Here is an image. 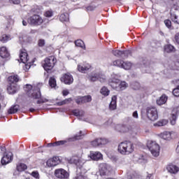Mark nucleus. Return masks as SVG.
Returning a JSON list of instances; mask_svg holds the SVG:
<instances>
[{"mask_svg": "<svg viewBox=\"0 0 179 179\" xmlns=\"http://www.w3.org/2000/svg\"><path fill=\"white\" fill-rule=\"evenodd\" d=\"M41 86H43V84L39 83L37 85L36 87H34V88L31 85L29 84L24 87V90L27 92L29 97H32V99H40L37 101V104H41V103H47V101H48V99L41 98V92H40V87Z\"/></svg>", "mask_w": 179, "mask_h": 179, "instance_id": "obj_1", "label": "nucleus"}, {"mask_svg": "<svg viewBox=\"0 0 179 179\" xmlns=\"http://www.w3.org/2000/svg\"><path fill=\"white\" fill-rule=\"evenodd\" d=\"M109 85L115 90H125L128 87V83L125 81H120L117 78H110L109 80Z\"/></svg>", "mask_w": 179, "mask_h": 179, "instance_id": "obj_2", "label": "nucleus"}, {"mask_svg": "<svg viewBox=\"0 0 179 179\" xmlns=\"http://www.w3.org/2000/svg\"><path fill=\"white\" fill-rule=\"evenodd\" d=\"M118 152L121 155H131L134 152V144L131 142H122L118 145Z\"/></svg>", "mask_w": 179, "mask_h": 179, "instance_id": "obj_3", "label": "nucleus"}, {"mask_svg": "<svg viewBox=\"0 0 179 179\" xmlns=\"http://www.w3.org/2000/svg\"><path fill=\"white\" fill-rule=\"evenodd\" d=\"M147 146L154 157H157L160 155V145L156 141H148Z\"/></svg>", "mask_w": 179, "mask_h": 179, "instance_id": "obj_4", "label": "nucleus"}, {"mask_svg": "<svg viewBox=\"0 0 179 179\" xmlns=\"http://www.w3.org/2000/svg\"><path fill=\"white\" fill-rule=\"evenodd\" d=\"M99 171L100 176H110L114 171V169L108 164L101 163L99 164Z\"/></svg>", "mask_w": 179, "mask_h": 179, "instance_id": "obj_5", "label": "nucleus"}, {"mask_svg": "<svg viewBox=\"0 0 179 179\" xmlns=\"http://www.w3.org/2000/svg\"><path fill=\"white\" fill-rule=\"evenodd\" d=\"M57 63V59H55V57L50 56L49 57H47L45 59V63L43 64V68L45 71H51L52 68H54V66Z\"/></svg>", "mask_w": 179, "mask_h": 179, "instance_id": "obj_6", "label": "nucleus"}, {"mask_svg": "<svg viewBox=\"0 0 179 179\" xmlns=\"http://www.w3.org/2000/svg\"><path fill=\"white\" fill-rule=\"evenodd\" d=\"M146 114L148 119L150 121H156L159 118L157 114V109L155 107H148L146 109Z\"/></svg>", "mask_w": 179, "mask_h": 179, "instance_id": "obj_7", "label": "nucleus"}, {"mask_svg": "<svg viewBox=\"0 0 179 179\" xmlns=\"http://www.w3.org/2000/svg\"><path fill=\"white\" fill-rule=\"evenodd\" d=\"M43 22V18L37 15H34L28 19V23L34 26H40Z\"/></svg>", "mask_w": 179, "mask_h": 179, "instance_id": "obj_8", "label": "nucleus"}, {"mask_svg": "<svg viewBox=\"0 0 179 179\" xmlns=\"http://www.w3.org/2000/svg\"><path fill=\"white\" fill-rule=\"evenodd\" d=\"M55 176L57 178L68 179L69 178V173L64 169H58L55 171Z\"/></svg>", "mask_w": 179, "mask_h": 179, "instance_id": "obj_9", "label": "nucleus"}, {"mask_svg": "<svg viewBox=\"0 0 179 179\" xmlns=\"http://www.w3.org/2000/svg\"><path fill=\"white\" fill-rule=\"evenodd\" d=\"M160 136L165 141H171V139H174L177 136V133L176 131H164Z\"/></svg>", "mask_w": 179, "mask_h": 179, "instance_id": "obj_10", "label": "nucleus"}, {"mask_svg": "<svg viewBox=\"0 0 179 179\" xmlns=\"http://www.w3.org/2000/svg\"><path fill=\"white\" fill-rule=\"evenodd\" d=\"M61 81L64 82L65 85H72L73 83V77L71 73H67L62 76Z\"/></svg>", "mask_w": 179, "mask_h": 179, "instance_id": "obj_11", "label": "nucleus"}, {"mask_svg": "<svg viewBox=\"0 0 179 179\" xmlns=\"http://www.w3.org/2000/svg\"><path fill=\"white\" fill-rule=\"evenodd\" d=\"M13 159V154L10 152L6 153L1 159V163L3 166L8 164Z\"/></svg>", "mask_w": 179, "mask_h": 179, "instance_id": "obj_12", "label": "nucleus"}, {"mask_svg": "<svg viewBox=\"0 0 179 179\" xmlns=\"http://www.w3.org/2000/svg\"><path fill=\"white\" fill-rule=\"evenodd\" d=\"M115 129L121 134H126L127 132H129L131 127L127 124H116L115 126Z\"/></svg>", "mask_w": 179, "mask_h": 179, "instance_id": "obj_13", "label": "nucleus"}, {"mask_svg": "<svg viewBox=\"0 0 179 179\" xmlns=\"http://www.w3.org/2000/svg\"><path fill=\"white\" fill-rule=\"evenodd\" d=\"M46 164L48 167H55L57 164H59V157H53L52 158H50Z\"/></svg>", "mask_w": 179, "mask_h": 179, "instance_id": "obj_14", "label": "nucleus"}, {"mask_svg": "<svg viewBox=\"0 0 179 179\" xmlns=\"http://www.w3.org/2000/svg\"><path fill=\"white\" fill-rule=\"evenodd\" d=\"M90 157L92 160H95L98 162V160L103 159V154L101 152L96 151V152H91L90 154Z\"/></svg>", "mask_w": 179, "mask_h": 179, "instance_id": "obj_15", "label": "nucleus"}, {"mask_svg": "<svg viewBox=\"0 0 179 179\" xmlns=\"http://www.w3.org/2000/svg\"><path fill=\"white\" fill-rule=\"evenodd\" d=\"M7 92L9 94H15L17 92V85L16 83L9 84Z\"/></svg>", "mask_w": 179, "mask_h": 179, "instance_id": "obj_16", "label": "nucleus"}, {"mask_svg": "<svg viewBox=\"0 0 179 179\" xmlns=\"http://www.w3.org/2000/svg\"><path fill=\"white\" fill-rule=\"evenodd\" d=\"M20 59L22 64H26L27 61H29V56L24 50H21L20 54Z\"/></svg>", "mask_w": 179, "mask_h": 179, "instance_id": "obj_17", "label": "nucleus"}, {"mask_svg": "<svg viewBox=\"0 0 179 179\" xmlns=\"http://www.w3.org/2000/svg\"><path fill=\"white\" fill-rule=\"evenodd\" d=\"M9 52L8 51V49L6 47L3 46L0 48V57L1 58H9L10 57Z\"/></svg>", "mask_w": 179, "mask_h": 179, "instance_id": "obj_18", "label": "nucleus"}, {"mask_svg": "<svg viewBox=\"0 0 179 179\" xmlns=\"http://www.w3.org/2000/svg\"><path fill=\"white\" fill-rule=\"evenodd\" d=\"M99 76H100V73H92L88 76L87 78L90 82H96L99 80Z\"/></svg>", "mask_w": 179, "mask_h": 179, "instance_id": "obj_19", "label": "nucleus"}, {"mask_svg": "<svg viewBox=\"0 0 179 179\" xmlns=\"http://www.w3.org/2000/svg\"><path fill=\"white\" fill-rule=\"evenodd\" d=\"M166 169L171 174H177V172L179 171V169L176 165H169Z\"/></svg>", "mask_w": 179, "mask_h": 179, "instance_id": "obj_20", "label": "nucleus"}, {"mask_svg": "<svg viewBox=\"0 0 179 179\" xmlns=\"http://www.w3.org/2000/svg\"><path fill=\"white\" fill-rule=\"evenodd\" d=\"M109 108L110 110H115L117 108V96L114 95L112 96Z\"/></svg>", "mask_w": 179, "mask_h": 179, "instance_id": "obj_21", "label": "nucleus"}, {"mask_svg": "<svg viewBox=\"0 0 179 179\" xmlns=\"http://www.w3.org/2000/svg\"><path fill=\"white\" fill-rule=\"evenodd\" d=\"M167 99V96H166V94H163L159 99L157 100V104L158 106H163V104H166Z\"/></svg>", "mask_w": 179, "mask_h": 179, "instance_id": "obj_22", "label": "nucleus"}, {"mask_svg": "<svg viewBox=\"0 0 179 179\" xmlns=\"http://www.w3.org/2000/svg\"><path fill=\"white\" fill-rule=\"evenodd\" d=\"M19 82V76L18 75H14L10 76L8 77V83L9 84H13V83H17Z\"/></svg>", "mask_w": 179, "mask_h": 179, "instance_id": "obj_23", "label": "nucleus"}, {"mask_svg": "<svg viewBox=\"0 0 179 179\" xmlns=\"http://www.w3.org/2000/svg\"><path fill=\"white\" fill-rule=\"evenodd\" d=\"M78 69L79 72H81L82 73H86V71L90 69V65L82 66L80 64H78Z\"/></svg>", "mask_w": 179, "mask_h": 179, "instance_id": "obj_24", "label": "nucleus"}, {"mask_svg": "<svg viewBox=\"0 0 179 179\" xmlns=\"http://www.w3.org/2000/svg\"><path fill=\"white\" fill-rule=\"evenodd\" d=\"M100 93L102 96H104V97H107V96L110 95V90H108L107 87H102L100 90Z\"/></svg>", "mask_w": 179, "mask_h": 179, "instance_id": "obj_25", "label": "nucleus"}, {"mask_svg": "<svg viewBox=\"0 0 179 179\" xmlns=\"http://www.w3.org/2000/svg\"><path fill=\"white\" fill-rule=\"evenodd\" d=\"M59 20L60 22H69V14L68 13L62 14Z\"/></svg>", "mask_w": 179, "mask_h": 179, "instance_id": "obj_26", "label": "nucleus"}, {"mask_svg": "<svg viewBox=\"0 0 179 179\" xmlns=\"http://www.w3.org/2000/svg\"><path fill=\"white\" fill-rule=\"evenodd\" d=\"M19 111V105H14L10 108L8 113V114H15Z\"/></svg>", "mask_w": 179, "mask_h": 179, "instance_id": "obj_27", "label": "nucleus"}, {"mask_svg": "<svg viewBox=\"0 0 179 179\" xmlns=\"http://www.w3.org/2000/svg\"><path fill=\"white\" fill-rule=\"evenodd\" d=\"M165 52H174L176 51V48L172 45H166L164 46Z\"/></svg>", "mask_w": 179, "mask_h": 179, "instance_id": "obj_28", "label": "nucleus"}, {"mask_svg": "<svg viewBox=\"0 0 179 179\" xmlns=\"http://www.w3.org/2000/svg\"><path fill=\"white\" fill-rule=\"evenodd\" d=\"M169 124V121L167 120H162L155 124V127H164V125H167Z\"/></svg>", "mask_w": 179, "mask_h": 179, "instance_id": "obj_29", "label": "nucleus"}, {"mask_svg": "<svg viewBox=\"0 0 179 179\" xmlns=\"http://www.w3.org/2000/svg\"><path fill=\"white\" fill-rule=\"evenodd\" d=\"M76 47H80L83 50H86V46H85V43L82 40H77L75 42Z\"/></svg>", "mask_w": 179, "mask_h": 179, "instance_id": "obj_30", "label": "nucleus"}, {"mask_svg": "<svg viewBox=\"0 0 179 179\" xmlns=\"http://www.w3.org/2000/svg\"><path fill=\"white\" fill-rule=\"evenodd\" d=\"M171 19L174 22V23L179 24V16L177 14L171 13Z\"/></svg>", "mask_w": 179, "mask_h": 179, "instance_id": "obj_31", "label": "nucleus"}, {"mask_svg": "<svg viewBox=\"0 0 179 179\" xmlns=\"http://www.w3.org/2000/svg\"><path fill=\"white\" fill-rule=\"evenodd\" d=\"M132 66V64L129 62H122V68L123 69L128 70Z\"/></svg>", "mask_w": 179, "mask_h": 179, "instance_id": "obj_32", "label": "nucleus"}, {"mask_svg": "<svg viewBox=\"0 0 179 179\" xmlns=\"http://www.w3.org/2000/svg\"><path fill=\"white\" fill-rule=\"evenodd\" d=\"M73 114L76 117H83V115H85V112L76 109L73 110Z\"/></svg>", "mask_w": 179, "mask_h": 179, "instance_id": "obj_33", "label": "nucleus"}, {"mask_svg": "<svg viewBox=\"0 0 179 179\" xmlns=\"http://www.w3.org/2000/svg\"><path fill=\"white\" fill-rule=\"evenodd\" d=\"M27 169V166L24 164H20L17 166V171H24Z\"/></svg>", "mask_w": 179, "mask_h": 179, "instance_id": "obj_34", "label": "nucleus"}, {"mask_svg": "<svg viewBox=\"0 0 179 179\" xmlns=\"http://www.w3.org/2000/svg\"><path fill=\"white\" fill-rule=\"evenodd\" d=\"M98 143L99 146H104L108 143V141L106 138H98Z\"/></svg>", "mask_w": 179, "mask_h": 179, "instance_id": "obj_35", "label": "nucleus"}, {"mask_svg": "<svg viewBox=\"0 0 179 179\" xmlns=\"http://www.w3.org/2000/svg\"><path fill=\"white\" fill-rule=\"evenodd\" d=\"M170 120L171 125H176V122L177 121V113H173Z\"/></svg>", "mask_w": 179, "mask_h": 179, "instance_id": "obj_36", "label": "nucleus"}, {"mask_svg": "<svg viewBox=\"0 0 179 179\" xmlns=\"http://www.w3.org/2000/svg\"><path fill=\"white\" fill-rule=\"evenodd\" d=\"M49 85L50 87H55L57 86V80L54 77H51L49 80Z\"/></svg>", "mask_w": 179, "mask_h": 179, "instance_id": "obj_37", "label": "nucleus"}, {"mask_svg": "<svg viewBox=\"0 0 179 179\" xmlns=\"http://www.w3.org/2000/svg\"><path fill=\"white\" fill-rule=\"evenodd\" d=\"M112 54H113L115 57H122V55H124V52H122V50H113Z\"/></svg>", "mask_w": 179, "mask_h": 179, "instance_id": "obj_38", "label": "nucleus"}, {"mask_svg": "<svg viewBox=\"0 0 179 179\" xmlns=\"http://www.w3.org/2000/svg\"><path fill=\"white\" fill-rule=\"evenodd\" d=\"M71 162L72 163H73L74 164H76V166H78V167H79V166H80V164H82V162H80V159L78 157H73L71 159Z\"/></svg>", "mask_w": 179, "mask_h": 179, "instance_id": "obj_39", "label": "nucleus"}, {"mask_svg": "<svg viewBox=\"0 0 179 179\" xmlns=\"http://www.w3.org/2000/svg\"><path fill=\"white\" fill-rule=\"evenodd\" d=\"M122 60H115L113 62L112 65H113V66H118L119 68H122Z\"/></svg>", "mask_w": 179, "mask_h": 179, "instance_id": "obj_40", "label": "nucleus"}, {"mask_svg": "<svg viewBox=\"0 0 179 179\" xmlns=\"http://www.w3.org/2000/svg\"><path fill=\"white\" fill-rule=\"evenodd\" d=\"M90 101H92V96L87 95V96H83V104L84 103H90Z\"/></svg>", "mask_w": 179, "mask_h": 179, "instance_id": "obj_41", "label": "nucleus"}, {"mask_svg": "<svg viewBox=\"0 0 179 179\" xmlns=\"http://www.w3.org/2000/svg\"><path fill=\"white\" fill-rule=\"evenodd\" d=\"M82 138V131H80V135H76L74 136L73 138H70L69 139V141H70V142H72L73 141H78V139H81Z\"/></svg>", "mask_w": 179, "mask_h": 179, "instance_id": "obj_42", "label": "nucleus"}, {"mask_svg": "<svg viewBox=\"0 0 179 179\" xmlns=\"http://www.w3.org/2000/svg\"><path fill=\"white\" fill-rule=\"evenodd\" d=\"M9 40H10V37L6 34H4L2 36L0 41H1L2 43H6V41H9Z\"/></svg>", "mask_w": 179, "mask_h": 179, "instance_id": "obj_43", "label": "nucleus"}, {"mask_svg": "<svg viewBox=\"0 0 179 179\" xmlns=\"http://www.w3.org/2000/svg\"><path fill=\"white\" fill-rule=\"evenodd\" d=\"M91 145H92L93 148H97V146H100L99 144V140L98 138L92 141L91 142Z\"/></svg>", "mask_w": 179, "mask_h": 179, "instance_id": "obj_44", "label": "nucleus"}, {"mask_svg": "<svg viewBox=\"0 0 179 179\" xmlns=\"http://www.w3.org/2000/svg\"><path fill=\"white\" fill-rule=\"evenodd\" d=\"M65 143H66V141H57L55 143H53V146H61V145H65Z\"/></svg>", "mask_w": 179, "mask_h": 179, "instance_id": "obj_45", "label": "nucleus"}, {"mask_svg": "<svg viewBox=\"0 0 179 179\" xmlns=\"http://www.w3.org/2000/svg\"><path fill=\"white\" fill-rule=\"evenodd\" d=\"M98 78H99L98 80H99L101 83H104V82H106V76L100 73V76H98Z\"/></svg>", "mask_w": 179, "mask_h": 179, "instance_id": "obj_46", "label": "nucleus"}, {"mask_svg": "<svg viewBox=\"0 0 179 179\" xmlns=\"http://www.w3.org/2000/svg\"><path fill=\"white\" fill-rule=\"evenodd\" d=\"M76 102L77 104H83V96H78L76 99Z\"/></svg>", "mask_w": 179, "mask_h": 179, "instance_id": "obj_47", "label": "nucleus"}, {"mask_svg": "<svg viewBox=\"0 0 179 179\" xmlns=\"http://www.w3.org/2000/svg\"><path fill=\"white\" fill-rule=\"evenodd\" d=\"M38 47H44L45 45V41L44 39H39L38 41Z\"/></svg>", "mask_w": 179, "mask_h": 179, "instance_id": "obj_48", "label": "nucleus"}, {"mask_svg": "<svg viewBox=\"0 0 179 179\" xmlns=\"http://www.w3.org/2000/svg\"><path fill=\"white\" fill-rule=\"evenodd\" d=\"M173 94L176 96V97H178L179 96V86H178L177 88H175L173 90Z\"/></svg>", "mask_w": 179, "mask_h": 179, "instance_id": "obj_49", "label": "nucleus"}, {"mask_svg": "<svg viewBox=\"0 0 179 179\" xmlns=\"http://www.w3.org/2000/svg\"><path fill=\"white\" fill-rule=\"evenodd\" d=\"M164 23L166 27H169V28L171 27V21L170 20H164Z\"/></svg>", "mask_w": 179, "mask_h": 179, "instance_id": "obj_50", "label": "nucleus"}, {"mask_svg": "<svg viewBox=\"0 0 179 179\" xmlns=\"http://www.w3.org/2000/svg\"><path fill=\"white\" fill-rule=\"evenodd\" d=\"M133 118H135L136 120H138L139 118V115L138 114V110L134 111L132 113Z\"/></svg>", "mask_w": 179, "mask_h": 179, "instance_id": "obj_51", "label": "nucleus"}, {"mask_svg": "<svg viewBox=\"0 0 179 179\" xmlns=\"http://www.w3.org/2000/svg\"><path fill=\"white\" fill-rule=\"evenodd\" d=\"M31 64H26L24 66V71H25V72H27V71H29V69L31 68Z\"/></svg>", "mask_w": 179, "mask_h": 179, "instance_id": "obj_52", "label": "nucleus"}, {"mask_svg": "<svg viewBox=\"0 0 179 179\" xmlns=\"http://www.w3.org/2000/svg\"><path fill=\"white\" fill-rule=\"evenodd\" d=\"M63 101H64V105L65 104H69L72 101V98L66 99L63 100Z\"/></svg>", "mask_w": 179, "mask_h": 179, "instance_id": "obj_53", "label": "nucleus"}, {"mask_svg": "<svg viewBox=\"0 0 179 179\" xmlns=\"http://www.w3.org/2000/svg\"><path fill=\"white\" fill-rule=\"evenodd\" d=\"M31 176H32V177H34V178H38L39 174L38 171H33Z\"/></svg>", "mask_w": 179, "mask_h": 179, "instance_id": "obj_54", "label": "nucleus"}, {"mask_svg": "<svg viewBox=\"0 0 179 179\" xmlns=\"http://www.w3.org/2000/svg\"><path fill=\"white\" fill-rule=\"evenodd\" d=\"M122 52L124 57H128L131 54V50H122Z\"/></svg>", "mask_w": 179, "mask_h": 179, "instance_id": "obj_55", "label": "nucleus"}, {"mask_svg": "<svg viewBox=\"0 0 179 179\" xmlns=\"http://www.w3.org/2000/svg\"><path fill=\"white\" fill-rule=\"evenodd\" d=\"M45 16L46 17H51V16H52V11H47L45 13Z\"/></svg>", "mask_w": 179, "mask_h": 179, "instance_id": "obj_56", "label": "nucleus"}, {"mask_svg": "<svg viewBox=\"0 0 179 179\" xmlns=\"http://www.w3.org/2000/svg\"><path fill=\"white\" fill-rule=\"evenodd\" d=\"M6 152V148L5 146L2 145L0 146V153H5Z\"/></svg>", "mask_w": 179, "mask_h": 179, "instance_id": "obj_57", "label": "nucleus"}, {"mask_svg": "<svg viewBox=\"0 0 179 179\" xmlns=\"http://www.w3.org/2000/svg\"><path fill=\"white\" fill-rule=\"evenodd\" d=\"M175 41L179 45V32L175 35Z\"/></svg>", "mask_w": 179, "mask_h": 179, "instance_id": "obj_58", "label": "nucleus"}, {"mask_svg": "<svg viewBox=\"0 0 179 179\" xmlns=\"http://www.w3.org/2000/svg\"><path fill=\"white\" fill-rule=\"evenodd\" d=\"M62 94L63 96H68V94H69V91H68V90H64L62 92Z\"/></svg>", "mask_w": 179, "mask_h": 179, "instance_id": "obj_59", "label": "nucleus"}, {"mask_svg": "<svg viewBox=\"0 0 179 179\" xmlns=\"http://www.w3.org/2000/svg\"><path fill=\"white\" fill-rule=\"evenodd\" d=\"M13 3H14L15 5H19V3H20V0H11Z\"/></svg>", "mask_w": 179, "mask_h": 179, "instance_id": "obj_60", "label": "nucleus"}, {"mask_svg": "<svg viewBox=\"0 0 179 179\" xmlns=\"http://www.w3.org/2000/svg\"><path fill=\"white\" fill-rule=\"evenodd\" d=\"M64 101H62L57 103V106H64Z\"/></svg>", "mask_w": 179, "mask_h": 179, "instance_id": "obj_61", "label": "nucleus"}, {"mask_svg": "<svg viewBox=\"0 0 179 179\" xmlns=\"http://www.w3.org/2000/svg\"><path fill=\"white\" fill-rule=\"evenodd\" d=\"M145 179H152V174H148Z\"/></svg>", "mask_w": 179, "mask_h": 179, "instance_id": "obj_62", "label": "nucleus"}, {"mask_svg": "<svg viewBox=\"0 0 179 179\" xmlns=\"http://www.w3.org/2000/svg\"><path fill=\"white\" fill-rule=\"evenodd\" d=\"M176 66H177L178 68L176 69H179V62H176L175 64Z\"/></svg>", "mask_w": 179, "mask_h": 179, "instance_id": "obj_63", "label": "nucleus"}, {"mask_svg": "<svg viewBox=\"0 0 179 179\" xmlns=\"http://www.w3.org/2000/svg\"><path fill=\"white\" fill-rule=\"evenodd\" d=\"M176 153H179V144L178 145L176 148Z\"/></svg>", "mask_w": 179, "mask_h": 179, "instance_id": "obj_64", "label": "nucleus"}]
</instances>
